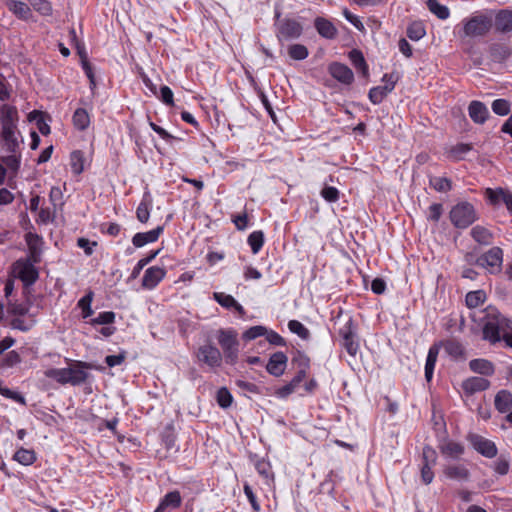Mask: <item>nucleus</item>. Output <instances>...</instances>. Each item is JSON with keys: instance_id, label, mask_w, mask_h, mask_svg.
<instances>
[{"instance_id": "obj_24", "label": "nucleus", "mask_w": 512, "mask_h": 512, "mask_svg": "<svg viewBox=\"0 0 512 512\" xmlns=\"http://www.w3.org/2000/svg\"><path fill=\"white\" fill-rule=\"evenodd\" d=\"M439 449L442 455L451 459H459L465 451L463 444L452 440H444L439 445Z\"/></svg>"}, {"instance_id": "obj_29", "label": "nucleus", "mask_w": 512, "mask_h": 512, "mask_svg": "<svg viewBox=\"0 0 512 512\" xmlns=\"http://www.w3.org/2000/svg\"><path fill=\"white\" fill-rule=\"evenodd\" d=\"M494 405L498 412L507 413L512 407V393L508 390H500L495 395Z\"/></svg>"}, {"instance_id": "obj_7", "label": "nucleus", "mask_w": 512, "mask_h": 512, "mask_svg": "<svg viewBox=\"0 0 512 512\" xmlns=\"http://www.w3.org/2000/svg\"><path fill=\"white\" fill-rule=\"evenodd\" d=\"M36 263L37 262H33L32 259L27 258L18 259L13 264V273L25 286L33 285L39 277V273L34 266Z\"/></svg>"}, {"instance_id": "obj_12", "label": "nucleus", "mask_w": 512, "mask_h": 512, "mask_svg": "<svg viewBox=\"0 0 512 512\" xmlns=\"http://www.w3.org/2000/svg\"><path fill=\"white\" fill-rule=\"evenodd\" d=\"M339 334L343 340V347L351 356H355L358 352L359 344L355 340V328L351 318L340 328Z\"/></svg>"}, {"instance_id": "obj_54", "label": "nucleus", "mask_w": 512, "mask_h": 512, "mask_svg": "<svg viewBox=\"0 0 512 512\" xmlns=\"http://www.w3.org/2000/svg\"><path fill=\"white\" fill-rule=\"evenodd\" d=\"M29 118L30 120H34L36 121V124H37V127L39 129V131L43 134V135H47L50 133V127L49 125L44 121L43 119V115L41 112H38V111H33L30 113L29 115Z\"/></svg>"}, {"instance_id": "obj_1", "label": "nucleus", "mask_w": 512, "mask_h": 512, "mask_svg": "<svg viewBox=\"0 0 512 512\" xmlns=\"http://www.w3.org/2000/svg\"><path fill=\"white\" fill-rule=\"evenodd\" d=\"M482 336L483 339L491 344L501 341L506 330L511 329L512 320L500 313L494 306H488L483 311Z\"/></svg>"}, {"instance_id": "obj_14", "label": "nucleus", "mask_w": 512, "mask_h": 512, "mask_svg": "<svg viewBox=\"0 0 512 512\" xmlns=\"http://www.w3.org/2000/svg\"><path fill=\"white\" fill-rule=\"evenodd\" d=\"M287 362L288 358L284 352H275L270 356L266 370L270 375L279 377L284 374Z\"/></svg>"}, {"instance_id": "obj_31", "label": "nucleus", "mask_w": 512, "mask_h": 512, "mask_svg": "<svg viewBox=\"0 0 512 512\" xmlns=\"http://www.w3.org/2000/svg\"><path fill=\"white\" fill-rule=\"evenodd\" d=\"M1 137L3 145L9 153L16 154L19 151L20 145L23 142L20 132L1 134Z\"/></svg>"}, {"instance_id": "obj_3", "label": "nucleus", "mask_w": 512, "mask_h": 512, "mask_svg": "<svg viewBox=\"0 0 512 512\" xmlns=\"http://www.w3.org/2000/svg\"><path fill=\"white\" fill-rule=\"evenodd\" d=\"M492 27L493 17L488 12L477 13L463 20V33L469 38L483 37L489 33Z\"/></svg>"}, {"instance_id": "obj_34", "label": "nucleus", "mask_w": 512, "mask_h": 512, "mask_svg": "<svg viewBox=\"0 0 512 512\" xmlns=\"http://www.w3.org/2000/svg\"><path fill=\"white\" fill-rule=\"evenodd\" d=\"M444 350L454 360L464 359L465 350L463 345L456 340H447L444 344Z\"/></svg>"}, {"instance_id": "obj_20", "label": "nucleus", "mask_w": 512, "mask_h": 512, "mask_svg": "<svg viewBox=\"0 0 512 512\" xmlns=\"http://www.w3.org/2000/svg\"><path fill=\"white\" fill-rule=\"evenodd\" d=\"M162 232L163 227L157 226L155 229L150 231L136 233L132 238V243L137 248L143 247L146 244L156 242Z\"/></svg>"}, {"instance_id": "obj_39", "label": "nucleus", "mask_w": 512, "mask_h": 512, "mask_svg": "<svg viewBox=\"0 0 512 512\" xmlns=\"http://www.w3.org/2000/svg\"><path fill=\"white\" fill-rule=\"evenodd\" d=\"M73 124L80 131L87 129L90 125L88 112L83 108H78L73 114Z\"/></svg>"}, {"instance_id": "obj_32", "label": "nucleus", "mask_w": 512, "mask_h": 512, "mask_svg": "<svg viewBox=\"0 0 512 512\" xmlns=\"http://www.w3.org/2000/svg\"><path fill=\"white\" fill-rule=\"evenodd\" d=\"M438 354H439L438 344L432 345L428 350L426 363H425V378L428 382L431 381L433 378L434 368H435Z\"/></svg>"}, {"instance_id": "obj_51", "label": "nucleus", "mask_w": 512, "mask_h": 512, "mask_svg": "<svg viewBox=\"0 0 512 512\" xmlns=\"http://www.w3.org/2000/svg\"><path fill=\"white\" fill-rule=\"evenodd\" d=\"M266 332H267V328L265 326L256 325V326H252V327L248 328L242 334V338L245 341H251L258 337L264 336V334H266Z\"/></svg>"}, {"instance_id": "obj_37", "label": "nucleus", "mask_w": 512, "mask_h": 512, "mask_svg": "<svg viewBox=\"0 0 512 512\" xmlns=\"http://www.w3.org/2000/svg\"><path fill=\"white\" fill-rule=\"evenodd\" d=\"M486 300V293L483 290L470 291L466 294L465 303L468 308L473 309L482 305Z\"/></svg>"}, {"instance_id": "obj_16", "label": "nucleus", "mask_w": 512, "mask_h": 512, "mask_svg": "<svg viewBox=\"0 0 512 512\" xmlns=\"http://www.w3.org/2000/svg\"><path fill=\"white\" fill-rule=\"evenodd\" d=\"M166 270L159 266L149 267L142 278V287L148 290L154 289L165 277Z\"/></svg>"}, {"instance_id": "obj_8", "label": "nucleus", "mask_w": 512, "mask_h": 512, "mask_svg": "<svg viewBox=\"0 0 512 512\" xmlns=\"http://www.w3.org/2000/svg\"><path fill=\"white\" fill-rule=\"evenodd\" d=\"M197 360L211 369L219 368L222 364L223 356L221 351L212 343L201 345L196 353Z\"/></svg>"}, {"instance_id": "obj_30", "label": "nucleus", "mask_w": 512, "mask_h": 512, "mask_svg": "<svg viewBox=\"0 0 512 512\" xmlns=\"http://www.w3.org/2000/svg\"><path fill=\"white\" fill-rule=\"evenodd\" d=\"M444 474L453 480L463 481L469 478V470L461 464L448 465L444 469Z\"/></svg>"}, {"instance_id": "obj_38", "label": "nucleus", "mask_w": 512, "mask_h": 512, "mask_svg": "<svg viewBox=\"0 0 512 512\" xmlns=\"http://www.w3.org/2000/svg\"><path fill=\"white\" fill-rule=\"evenodd\" d=\"M429 185L440 193H445L452 189V182L446 177L429 176Z\"/></svg>"}, {"instance_id": "obj_28", "label": "nucleus", "mask_w": 512, "mask_h": 512, "mask_svg": "<svg viewBox=\"0 0 512 512\" xmlns=\"http://www.w3.org/2000/svg\"><path fill=\"white\" fill-rule=\"evenodd\" d=\"M7 7L17 18L21 20H29L33 16L30 7L23 1L8 0Z\"/></svg>"}, {"instance_id": "obj_64", "label": "nucleus", "mask_w": 512, "mask_h": 512, "mask_svg": "<svg viewBox=\"0 0 512 512\" xmlns=\"http://www.w3.org/2000/svg\"><path fill=\"white\" fill-rule=\"evenodd\" d=\"M297 389V386L294 385L291 381L278 388L276 391H275V395L278 397V398H281V399H285L287 398L289 395H291L292 393H294Z\"/></svg>"}, {"instance_id": "obj_47", "label": "nucleus", "mask_w": 512, "mask_h": 512, "mask_svg": "<svg viewBox=\"0 0 512 512\" xmlns=\"http://www.w3.org/2000/svg\"><path fill=\"white\" fill-rule=\"evenodd\" d=\"M289 330L298 335L301 339L307 340L310 337V331L298 320H290L288 322Z\"/></svg>"}, {"instance_id": "obj_44", "label": "nucleus", "mask_w": 512, "mask_h": 512, "mask_svg": "<svg viewBox=\"0 0 512 512\" xmlns=\"http://www.w3.org/2000/svg\"><path fill=\"white\" fill-rule=\"evenodd\" d=\"M70 165L74 174H81L84 170V156L80 150H75L70 155Z\"/></svg>"}, {"instance_id": "obj_35", "label": "nucleus", "mask_w": 512, "mask_h": 512, "mask_svg": "<svg viewBox=\"0 0 512 512\" xmlns=\"http://www.w3.org/2000/svg\"><path fill=\"white\" fill-rule=\"evenodd\" d=\"M19 115L15 106L3 104L0 107V125L8 123H18Z\"/></svg>"}, {"instance_id": "obj_52", "label": "nucleus", "mask_w": 512, "mask_h": 512, "mask_svg": "<svg viewBox=\"0 0 512 512\" xmlns=\"http://www.w3.org/2000/svg\"><path fill=\"white\" fill-rule=\"evenodd\" d=\"M32 7L43 16L52 14V6L48 0H28Z\"/></svg>"}, {"instance_id": "obj_5", "label": "nucleus", "mask_w": 512, "mask_h": 512, "mask_svg": "<svg viewBox=\"0 0 512 512\" xmlns=\"http://www.w3.org/2000/svg\"><path fill=\"white\" fill-rule=\"evenodd\" d=\"M449 217L452 224L459 229L469 227L478 219L474 206L466 201L454 205L450 210Z\"/></svg>"}, {"instance_id": "obj_22", "label": "nucleus", "mask_w": 512, "mask_h": 512, "mask_svg": "<svg viewBox=\"0 0 512 512\" xmlns=\"http://www.w3.org/2000/svg\"><path fill=\"white\" fill-rule=\"evenodd\" d=\"M468 113L472 121L477 124H483L489 116V110L486 105L476 100L469 104Z\"/></svg>"}, {"instance_id": "obj_58", "label": "nucleus", "mask_w": 512, "mask_h": 512, "mask_svg": "<svg viewBox=\"0 0 512 512\" xmlns=\"http://www.w3.org/2000/svg\"><path fill=\"white\" fill-rule=\"evenodd\" d=\"M0 394L7 399H11L17 403L25 405V398L20 393H18L16 391H12L11 389H9L7 387L2 386L1 383H0Z\"/></svg>"}, {"instance_id": "obj_50", "label": "nucleus", "mask_w": 512, "mask_h": 512, "mask_svg": "<svg viewBox=\"0 0 512 512\" xmlns=\"http://www.w3.org/2000/svg\"><path fill=\"white\" fill-rule=\"evenodd\" d=\"M160 250H154V251H151L146 257L140 259L137 264L135 265V267L133 268V271H132V278H136L138 277V275L140 274L141 270L146 266L148 265L152 260H154L156 258V256L158 255Z\"/></svg>"}, {"instance_id": "obj_60", "label": "nucleus", "mask_w": 512, "mask_h": 512, "mask_svg": "<svg viewBox=\"0 0 512 512\" xmlns=\"http://www.w3.org/2000/svg\"><path fill=\"white\" fill-rule=\"evenodd\" d=\"M321 196L330 203L336 202L339 199V190L333 186H325L321 190Z\"/></svg>"}, {"instance_id": "obj_25", "label": "nucleus", "mask_w": 512, "mask_h": 512, "mask_svg": "<svg viewBox=\"0 0 512 512\" xmlns=\"http://www.w3.org/2000/svg\"><path fill=\"white\" fill-rule=\"evenodd\" d=\"M213 298L222 307H224L226 309H234L240 315L245 314V310H244L243 306L240 303H238L233 296H231L229 294H225L223 292H214Z\"/></svg>"}, {"instance_id": "obj_42", "label": "nucleus", "mask_w": 512, "mask_h": 512, "mask_svg": "<svg viewBox=\"0 0 512 512\" xmlns=\"http://www.w3.org/2000/svg\"><path fill=\"white\" fill-rule=\"evenodd\" d=\"M13 459L22 465L28 466L35 462L36 455L33 450L21 448L15 452Z\"/></svg>"}, {"instance_id": "obj_36", "label": "nucleus", "mask_w": 512, "mask_h": 512, "mask_svg": "<svg viewBox=\"0 0 512 512\" xmlns=\"http://www.w3.org/2000/svg\"><path fill=\"white\" fill-rule=\"evenodd\" d=\"M429 11L441 20H446L450 16L449 8L441 4L438 0H427Z\"/></svg>"}, {"instance_id": "obj_4", "label": "nucleus", "mask_w": 512, "mask_h": 512, "mask_svg": "<svg viewBox=\"0 0 512 512\" xmlns=\"http://www.w3.org/2000/svg\"><path fill=\"white\" fill-rule=\"evenodd\" d=\"M237 332L232 329H219L217 331V341L220 345L227 364L235 365L239 356V341Z\"/></svg>"}, {"instance_id": "obj_27", "label": "nucleus", "mask_w": 512, "mask_h": 512, "mask_svg": "<svg viewBox=\"0 0 512 512\" xmlns=\"http://www.w3.org/2000/svg\"><path fill=\"white\" fill-rule=\"evenodd\" d=\"M495 24L496 30L502 33H507L512 31V11L503 9L500 10L493 22Z\"/></svg>"}, {"instance_id": "obj_46", "label": "nucleus", "mask_w": 512, "mask_h": 512, "mask_svg": "<svg viewBox=\"0 0 512 512\" xmlns=\"http://www.w3.org/2000/svg\"><path fill=\"white\" fill-rule=\"evenodd\" d=\"M426 34L424 25L421 22H413L407 28V36L413 41H418Z\"/></svg>"}, {"instance_id": "obj_48", "label": "nucleus", "mask_w": 512, "mask_h": 512, "mask_svg": "<svg viewBox=\"0 0 512 512\" xmlns=\"http://www.w3.org/2000/svg\"><path fill=\"white\" fill-rule=\"evenodd\" d=\"M492 111L499 116H506L510 113L511 104L506 99H496L491 105Z\"/></svg>"}, {"instance_id": "obj_45", "label": "nucleus", "mask_w": 512, "mask_h": 512, "mask_svg": "<svg viewBox=\"0 0 512 512\" xmlns=\"http://www.w3.org/2000/svg\"><path fill=\"white\" fill-rule=\"evenodd\" d=\"M288 55L293 60L301 61L308 57L309 51L302 44H292L288 47Z\"/></svg>"}, {"instance_id": "obj_56", "label": "nucleus", "mask_w": 512, "mask_h": 512, "mask_svg": "<svg viewBox=\"0 0 512 512\" xmlns=\"http://www.w3.org/2000/svg\"><path fill=\"white\" fill-rule=\"evenodd\" d=\"M115 321V313L112 311H105L99 313V315L91 320L92 325H106L111 324Z\"/></svg>"}, {"instance_id": "obj_40", "label": "nucleus", "mask_w": 512, "mask_h": 512, "mask_svg": "<svg viewBox=\"0 0 512 512\" xmlns=\"http://www.w3.org/2000/svg\"><path fill=\"white\" fill-rule=\"evenodd\" d=\"M349 59L353 66L364 75H368V66L361 51L353 49L349 52Z\"/></svg>"}, {"instance_id": "obj_9", "label": "nucleus", "mask_w": 512, "mask_h": 512, "mask_svg": "<svg viewBox=\"0 0 512 512\" xmlns=\"http://www.w3.org/2000/svg\"><path fill=\"white\" fill-rule=\"evenodd\" d=\"M397 80L398 78L392 73L384 74L382 81L385 82V84L372 87L368 93L369 100L375 105L380 104L387 97V95L394 90Z\"/></svg>"}, {"instance_id": "obj_17", "label": "nucleus", "mask_w": 512, "mask_h": 512, "mask_svg": "<svg viewBox=\"0 0 512 512\" xmlns=\"http://www.w3.org/2000/svg\"><path fill=\"white\" fill-rule=\"evenodd\" d=\"M485 196L493 205H497L500 203V201H502L505 204L507 210L512 213V193L510 191L504 190L502 188H487L485 190Z\"/></svg>"}, {"instance_id": "obj_53", "label": "nucleus", "mask_w": 512, "mask_h": 512, "mask_svg": "<svg viewBox=\"0 0 512 512\" xmlns=\"http://www.w3.org/2000/svg\"><path fill=\"white\" fill-rule=\"evenodd\" d=\"M217 403L222 408H228L231 406L233 397L226 387H222L217 391Z\"/></svg>"}, {"instance_id": "obj_23", "label": "nucleus", "mask_w": 512, "mask_h": 512, "mask_svg": "<svg viewBox=\"0 0 512 512\" xmlns=\"http://www.w3.org/2000/svg\"><path fill=\"white\" fill-rule=\"evenodd\" d=\"M25 240L29 250V257L33 262H39L41 256L42 238L35 233H27Z\"/></svg>"}, {"instance_id": "obj_6", "label": "nucleus", "mask_w": 512, "mask_h": 512, "mask_svg": "<svg viewBox=\"0 0 512 512\" xmlns=\"http://www.w3.org/2000/svg\"><path fill=\"white\" fill-rule=\"evenodd\" d=\"M303 33L302 24L293 18H284L276 23V37L279 42L298 39Z\"/></svg>"}, {"instance_id": "obj_13", "label": "nucleus", "mask_w": 512, "mask_h": 512, "mask_svg": "<svg viewBox=\"0 0 512 512\" xmlns=\"http://www.w3.org/2000/svg\"><path fill=\"white\" fill-rule=\"evenodd\" d=\"M423 464L421 468V478L425 484H430L434 479L432 467L436 463V452L430 446H425L422 452Z\"/></svg>"}, {"instance_id": "obj_21", "label": "nucleus", "mask_w": 512, "mask_h": 512, "mask_svg": "<svg viewBox=\"0 0 512 512\" xmlns=\"http://www.w3.org/2000/svg\"><path fill=\"white\" fill-rule=\"evenodd\" d=\"M314 27L317 30L318 34L326 39H334L338 30L335 25L326 18L317 17L314 20Z\"/></svg>"}, {"instance_id": "obj_49", "label": "nucleus", "mask_w": 512, "mask_h": 512, "mask_svg": "<svg viewBox=\"0 0 512 512\" xmlns=\"http://www.w3.org/2000/svg\"><path fill=\"white\" fill-rule=\"evenodd\" d=\"M93 301V292H88L84 297L78 301V307L82 310V317L88 318L93 314L91 303Z\"/></svg>"}, {"instance_id": "obj_43", "label": "nucleus", "mask_w": 512, "mask_h": 512, "mask_svg": "<svg viewBox=\"0 0 512 512\" xmlns=\"http://www.w3.org/2000/svg\"><path fill=\"white\" fill-rule=\"evenodd\" d=\"M247 242H248L253 254H257L263 247L264 233L261 230L253 231L248 236Z\"/></svg>"}, {"instance_id": "obj_33", "label": "nucleus", "mask_w": 512, "mask_h": 512, "mask_svg": "<svg viewBox=\"0 0 512 512\" xmlns=\"http://www.w3.org/2000/svg\"><path fill=\"white\" fill-rule=\"evenodd\" d=\"M471 237L480 245H490L493 234L485 227L476 225L470 231Z\"/></svg>"}, {"instance_id": "obj_19", "label": "nucleus", "mask_w": 512, "mask_h": 512, "mask_svg": "<svg viewBox=\"0 0 512 512\" xmlns=\"http://www.w3.org/2000/svg\"><path fill=\"white\" fill-rule=\"evenodd\" d=\"M182 497L179 491L168 492L161 500L154 512H169L180 507Z\"/></svg>"}, {"instance_id": "obj_63", "label": "nucleus", "mask_w": 512, "mask_h": 512, "mask_svg": "<svg viewBox=\"0 0 512 512\" xmlns=\"http://www.w3.org/2000/svg\"><path fill=\"white\" fill-rule=\"evenodd\" d=\"M342 14L344 18L359 31H363L365 29L361 20L356 15L352 14L347 8L343 9Z\"/></svg>"}, {"instance_id": "obj_11", "label": "nucleus", "mask_w": 512, "mask_h": 512, "mask_svg": "<svg viewBox=\"0 0 512 512\" xmlns=\"http://www.w3.org/2000/svg\"><path fill=\"white\" fill-rule=\"evenodd\" d=\"M468 440L471 443L472 447L479 454H481L482 456H484L486 458H490V459L494 458L498 453L496 444L493 441H491L481 435L470 434L468 436Z\"/></svg>"}, {"instance_id": "obj_26", "label": "nucleus", "mask_w": 512, "mask_h": 512, "mask_svg": "<svg viewBox=\"0 0 512 512\" xmlns=\"http://www.w3.org/2000/svg\"><path fill=\"white\" fill-rule=\"evenodd\" d=\"M469 368L472 372L484 375L492 376L495 373L494 364L483 358L473 359L469 362Z\"/></svg>"}, {"instance_id": "obj_41", "label": "nucleus", "mask_w": 512, "mask_h": 512, "mask_svg": "<svg viewBox=\"0 0 512 512\" xmlns=\"http://www.w3.org/2000/svg\"><path fill=\"white\" fill-rule=\"evenodd\" d=\"M472 150V145L467 143H458L450 148L448 155L454 161L464 159V156Z\"/></svg>"}, {"instance_id": "obj_10", "label": "nucleus", "mask_w": 512, "mask_h": 512, "mask_svg": "<svg viewBox=\"0 0 512 512\" xmlns=\"http://www.w3.org/2000/svg\"><path fill=\"white\" fill-rule=\"evenodd\" d=\"M503 262V250L500 247H492L476 259V264L489 270L498 272Z\"/></svg>"}, {"instance_id": "obj_62", "label": "nucleus", "mask_w": 512, "mask_h": 512, "mask_svg": "<svg viewBox=\"0 0 512 512\" xmlns=\"http://www.w3.org/2000/svg\"><path fill=\"white\" fill-rule=\"evenodd\" d=\"M264 336L266 337V340L272 345H275V346H285L286 345L285 339L280 334H278L277 332H275L273 330L267 329V332H266V334H264Z\"/></svg>"}, {"instance_id": "obj_57", "label": "nucleus", "mask_w": 512, "mask_h": 512, "mask_svg": "<svg viewBox=\"0 0 512 512\" xmlns=\"http://www.w3.org/2000/svg\"><path fill=\"white\" fill-rule=\"evenodd\" d=\"M150 204L143 199L141 203L138 205L136 210L137 219L141 223H146L150 217Z\"/></svg>"}, {"instance_id": "obj_61", "label": "nucleus", "mask_w": 512, "mask_h": 512, "mask_svg": "<svg viewBox=\"0 0 512 512\" xmlns=\"http://www.w3.org/2000/svg\"><path fill=\"white\" fill-rule=\"evenodd\" d=\"M244 494L246 495L248 501L250 502L252 508L254 511L259 512L260 511V504L257 501V498L251 488V486L248 483H245L243 486Z\"/></svg>"}, {"instance_id": "obj_55", "label": "nucleus", "mask_w": 512, "mask_h": 512, "mask_svg": "<svg viewBox=\"0 0 512 512\" xmlns=\"http://www.w3.org/2000/svg\"><path fill=\"white\" fill-rule=\"evenodd\" d=\"M255 468L257 472L267 481L273 479V473L269 462L265 461L264 459H261L256 462Z\"/></svg>"}, {"instance_id": "obj_59", "label": "nucleus", "mask_w": 512, "mask_h": 512, "mask_svg": "<svg viewBox=\"0 0 512 512\" xmlns=\"http://www.w3.org/2000/svg\"><path fill=\"white\" fill-rule=\"evenodd\" d=\"M442 213L443 205L441 203H433L428 208L427 219L433 222H438Z\"/></svg>"}, {"instance_id": "obj_18", "label": "nucleus", "mask_w": 512, "mask_h": 512, "mask_svg": "<svg viewBox=\"0 0 512 512\" xmlns=\"http://www.w3.org/2000/svg\"><path fill=\"white\" fill-rule=\"evenodd\" d=\"M490 387V381L483 377H469L462 382V389L467 395L482 392Z\"/></svg>"}, {"instance_id": "obj_15", "label": "nucleus", "mask_w": 512, "mask_h": 512, "mask_svg": "<svg viewBox=\"0 0 512 512\" xmlns=\"http://www.w3.org/2000/svg\"><path fill=\"white\" fill-rule=\"evenodd\" d=\"M329 74L342 84L350 85L354 80L352 70L345 64L333 62L328 66Z\"/></svg>"}, {"instance_id": "obj_2", "label": "nucleus", "mask_w": 512, "mask_h": 512, "mask_svg": "<svg viewBox=\"0 0 512 512\" xmlns=\"http://www.w3.org/2000/svg\"><path fill=\"white\" fill-rule=\"evenodd\" d=\"M91 368V364L87 362L75 361L67 368H50L44 374L47 378L53 379L61 385L79 386L88 380L90 374L87 370Z\"/></svg>"}]
</instances>
